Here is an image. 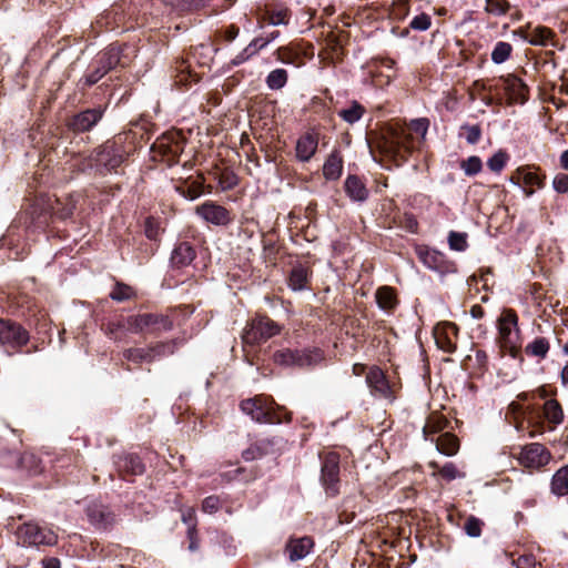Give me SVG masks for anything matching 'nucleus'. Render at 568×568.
Wrapping results in <instances>:
<instances>
[{
    "label": "nucleus",
    "instance_id": "obj_59",
    "mask_svg": "<svg viewBox=\"0 0 568 568\" xmlns=\"http://www.w3.org/2000/svg\"><path fill=\"white\" fill-rule=\"evenodd\" d=\"M481 128L479 124L465 123L460 126V136H464L467 143L474 145L477 144L481 139Z\"/></svg>",
    "mask_w": 568,
    "mask_h": 568
},
{
    "label": "nucleus",
    "instance_id": "obj_46",
    "mask_svg": "<svg viewBox=\"0 0 568 568\" xmlns=\"http://www.w3.org/2000/svg\"><path fill=\"white\" fill-rule=\"evenodd\" d=\"M428 466L429 468L434 469V475H438L447 481L465 477V473L459 471L456 465L452 462H448L443 466H440L437 462H429Z\"/></svg>",
    "mask_w": 568,
    "mask_h": 568
},
{
    "label": "nucleus",
    "instance_id": "obj_24",
    "mask_svg": "<svg viewBox=\"0 0 568 568\" xmlns=\"http://www.w3.org/2000/svg\"><path fill=\"white\" fill-rule=\"evenodd\" d=\"M195 211L199 216L214 225H227L233 220L231 212L226 207L213 201H205Z\"/></svg>",
    "mask_w": 568,
    "mask_h": 568
},
{
    "label": "nucleus",
    "instance_id": "obj_23",
    "mask_svg": "<svg viewBox=\"0 0 568 568\" xmlns=\"http://www.w3.org/2000/svg\"><path fill=\"white\" fill-rule=\"evenodd\" d=\"M174 190L187 200H195L203 193L212 192L211 185H205V178L202 173L196 176H189L186 179H179L174 183Z\"/></svg>",
    "mask_w": 568,
    "mask_h": 568
},
{
    "label": "nucleus",
    "instance_id": "obj_52",
    "mask_svg": "<svg viewBox=\"0 0 568 568\" xmlns=\"http://www.w3.org/2000/svg\"><path fill=\"white\" fill-rule=\"evenodd\" d=\"M485 12L494 17L507 16L513 4L508 0H485Z\"/></svg>",
    "mask_w": 568,
    "mask_h": 568
},
{
    "label": "nucleus",
    "instance_id": "obj_31",
    "mask_svg": "<svg viewBox=\"0 0 568 568\" xmlns=\"http://www.w3.org/2000/svg\"><path fill=\"white\" fill-rule=\"evenodd\" d=\"M291 16V9L284 3H274L266 6L265 11L261 17V21L273 26H286L290 23Z\"/></svg>",
    "mask_w": 568,
    "mask_h": 568
},
{
    "label": "nucleus",
    "instance_id": "obj_7",
    "mask_svg": "<svg viewBox=\"0 0 568 568\" xmlns=\"http://www.w3.org/2000/svg\"><path fill=\"white\" fill-rule=\"evenodd\" d=\"M136 23L133 0H122L112 4L95 20L98 31L129 30Z\"/></svg>",
    "mask_w": 568,
    "mask_h": 568
},
{
    "label": "nucleus",
    "instance_id": "obj_56",
    "mask_svg": "<svg viewBox=\"0 0 568 568\" xmlns=\"http://www.w3.org/2000/svg\"><path fill=\"white\" fill-rule=\"evenodd\" d=\"M163 229L161 227V223L159 219L154 216H148L144 221V234L145 236L153 242H159L161 233Z\"/></svg>",
    "mask_w": 568,
    "mask_h": 568
},
{
    "label": "nucleus",
    "instance_id": "obj_60",
    "mask_svg": "<svg viewBox=\"0 0 568 568\" xmlns=\"http://www.w3.org/2000/svg\"><path fill=\"white\" fill-rule=\"evenodd\" d=\"M217 182L223 191H230L237 186L240 180L232 170L225 169L219 174Z\"/></svg>",
    "mask_w": 568,
    "mask_h": 568
},
{
    "label": "nucleus",
    "instance_id": "obj_10",
    "mask_svg": "<svg viewBox=\"0 0 568 568\" xmlns=\"http://www.w3.org/2000/svg\"><path fill=\"white\" fill-rule=\"evenodd\" d=\"M128 332L160 335L173 328V321L163 313H140L126 317Z\"/></svg>",
    "mask_w": 568,
    "mask_h": 568
},
{
    "label": "nucleus",
    "instance_id": "obj_9",
    "mask_svg": "<svg viewBox=\"0 0 568 568\" xmlns=\"http://www.w3.org/2000/svg\"><path fill=\"white\" fill-rule=\"evenodd\" d=\"M185 139L181 131L172 130L159 136L151 146L155 161H161L172 166L179 162L184 150Z\"/></svg>",
    "mask_w": 568,
    "mask_h": 568
},
{
    "label": "nucleus",
    "instance_id": "obj_34",
    "mask_svg": "<svg viewBox=\"0 0 568 568\" xmlns=\"http://www.w3.org/2000/svg\"><path fill=\"white\" fill-rule=\"evenodd\" d=\"M525 40L531 45L540 47H555L558 48L559 43L556 33L548 27L537 26L525 37Z\"/></svg>",
    "mask_w": 568,
    "mask_h": 568
},
{
    "label": "nucleus",
    "instance_id": "obj_22",
    "mask_svg": "<svg viewBox=\"0 0 568 568\" xmlns=\"http://www.w3.org/2000/svg\"><path fill=\"white\" fill-rule=\"evenodd\" d=\"M366 383L375 396L395 399L394 385L390 384L381 367L374 365L368 369L366 373Z\"/></svg>",
    "mask_w": 568,
    "mask_h": 568
},
{
    "label": "nucleus",
    "instance_id": "obj_32",
    "mask_svg": "<svg viewBox=\"0 0 568 568\" xmlns=\"http://www.w3.org/2000/svg\"><path fill=\"white\" fill-rule=\"evenodd\" d=\"M318 146V136L313 133H305L301 135L296 142L295 152L296 158L301 162H308L316 153Z\"/></svg>",
    "mask_w": 568,
    "mask_h": 568
},
{
    "label": "nucleus",
    "instance_id": "obj_45",
    "mask_svg": "<svg viewBox=\"0 0 568 568\" xmlns=\"http://www.w3.org/2000/svg\"><path fill=\"white\" fill-rule=\"evenodd\" d=\"M550 349V342L548 338L538 336L535 337L531 342H529L525 346V354L529 357H535L538 359H545Z\"/></svg>",
    "mask_w": 568,
    "mask_h": 568
},
{
    "label": "nucleus",
    "instance_id": "obj_35",
    "mask_svg": "<svg viewBox=\"0 0 568 568\" xmlns=\"http://www.w3.org/2000/svg\"><path fill=\"white\" fill-rule=\"evenodd\" d=\"M375 300L381 310L393 313L399 304L396 288L388 285L379 286L375 292Z\"/></svg>",
    "mask_w": 568,
    "mask_h": 568
},
{
    "label": "nucleus",
    "instance_id": "obj_51",
    "mask_svg": "<svg viewBox=\"0 0 568 568\" xmlns=\"http://www.w3.org/2000/svg\"><path fill=\"white\" fill-rule=\"evenodd\" d=\"M109 296L112 301L121 303L135 298L136 292L132 286L116 281Z\"/></svg>",
    "mask_w": 568,
    "mask_h": 568
},
{
    "label": "nucleus",
    "instance_id": "obj_11",
    "mask_svg": "<svg viewBox=\"0 0 568 568\" xmlns=\"http://www.w3.org/2000/svg\"><path fill=\"white\" fill-rule=\"evenodd\" d=\"M320 483L327 497L334 498L341 494V455L337 452L320 453Z\"/></svg>",
    "mask_w": 568,
    "mask_h": 568
},
{
    "label": "nucleus",
    "instance_id": "obj_29",
    "mask_svg": "<svg viewBox=\"0 0 568 568\" xmlns=\"http://www.w3.org/2000/svg\"><path fill=\"white\" fill-rule=\"evenodd\" d=\"M344 191L353 202L363 203L369 197L365 179L357 174H348L344 181Z\"/></svg>",
    "mask_w": 568,
    "mask_h": 568
},
{
    "label": "nucleus",
    "instance_id": "obj_48",
    "mask_svg": "<svg viewBox=\"0 0 568 568\" xmlns=\"http://www.w3.org/2000/svg\"><path fill=\"white\" fill-rule=\"evenodd\" d=\"M308 110L316 114L321 120L331 123L333 122V111L326 100L321 97H313L311 99Z\"/></svg>",
    "mask_w": 568,
    "mask_h": 568
},
{
    "label": "nucleus",
    "instance_id": "obj_33",
    "mask_svg": "<svg viewBox=\"0 0 568 568\" xmlns=\"http://www.w3.org/2000/svg\"><path fill=\"white\" fill-rule=\"evenodd\" d=\"M450 428L449 419L439 412H432L423 427V435L426 440H434V435L445 433L444 430Z\"/></svg>",
    "mask_w": 568,
    "mask_h": 568
},
{
    "label": "nucleus",
    "instance_id": "obj_4",
    "mask_svg": "<svg viewBox=\"0 0 568 568\" xmlns=\"http://www.w3.org/2000/svg\"><path fill=\"white\" fill-rule=\"evenodd\" d=\"M109 101L68 113L62 122L61 133L68 139L81 136V141L90 140L89 133L103 120Z\"/></svg>",
    "mask_w": 568,
    "mask_h": 568
},
{
    "label": "nucleus",
    "instance_id": "obj_57",
    "mask_svg": "<svg viewBox=\"0 0 568 568\" xmlns=\"http://www.w3.org/2000/svg\"><path fill=\"white\" fill-rule=\"evenodd\" d=\"M510 155L505 150H499L487 161V166L495 173H500L507 165Z\"/></svg>",
    "mask_w": 568,
    "mask_h": 568
},
{
    "label": "nucleus",
    "instance_id": "obj_20",
    "mask_svg": "<svg viewBox=\"0 0 568 568\" xmlns=\"http://www.w3.org/2000/svg\"><path fill=\"white\" fill-rule=\"evenodd\" d=\"M73 205L63 204L59 200H55L54 205L50 206V211L44 210L37 215L34 223L38 226L43 225L48 229L49 234H53L55 229L53 224L57 221H65L67 219H70L73 215Z\"/></svg>",
    "mask_w": 568,
    "mask_h": 568
},
{
    "label": "nucleus",
    "instance_id": "obj_49",
    "mask_svg": "<svg viewBox=\"0 0 568 568\" xmlns=\"http://www.w3.org/2000/svg\"><path fill=\"white\" fill-rule=\"evenodd\" d=\"M148 347H130L122 352V358L133 364L140 365L142 363H152Z\"/></svg>",
    "mask_w": 568,
    "mask_h": 568
},
{
    "label": "nucleus",
    "instance_id": "obj_28",
    "mask_svg": "<svg viewBox=\"0 0 568 568\" xmlns=\"http://www.w3.org/2000/svg\"><path fill=\"white\" fill-rule=\"evenodd\" d=\"M457 334L458 328L454 323H445L443 326H437L434 331L436 345L446 353H454L456 351Z\"/></svg>",
    "mask_w": 568,
    "mask_h": 568
},
{
    "label": "nucleus",
    "instance_id": "obj_17",
    "mask_svg": "<svg viewBox=\"0 0 568 568\" xmlns=\"http://www.w3.org/2000/svg\"><path fill=\"white\" fill-rule=\"evenodd\" d=\"M496 87L505 92L508 104H524L529 100V87L516 74L501 75Z\"/></svg>",
    "mask_w": 568,
    "mask_h": 568
},
{
    "label": "nucleus",
    "instance_id": "obj_63",
    "mask_svg": "<svg viewBox=\"0 0 568 568\" xmlns=\"http://www.w3.org/2000/svg\"><path fill=\"white\" fill-rule=\"evenodd\" d=\"M369 79L371 83L375 88H384L392 82L390 74H384L379 69L369 67Z\"/></svg>",
    "mask_w": 568,
    "mask_h": 568
},
{
    "label": "nucleus",
    "instance_id": "obj_3",
    "mask_svg": "<svg viewBox=\"0 0 568 568\" xmlns=\"http://www.w3.org/2000/svg\"><path fill=\"white\" fill-rule=\"evenodd\" d=\"M213 49L207 44L192 47L183 55L176 58L171 65V78L174 87L187 91L199 83L213 62Z\"/></svg>",
    "mask_w": 568,
    "mask_h": 568
},
{
    "label": "nucleus",
    "instance_id": "obj_55",
    "mask_svg": "<svg viewBox=\"0 0 568 568\" xmlns=\"http://www.w3.org/2000/svg\"><path fill=\"white\" fill-rule=\"evenodd\" d=\"M102 329L111 338H118L120 332L128 331L126 317L120 316L116 320H111L102 324Z\"/></svg>",
    "mask_w": 568,
    "mask_h": 568
},
{
    "label": "nucleus",
    "instance_id": "obj_38",
    "mask_svg": "<svg viewBox=\"0 0 568 568\" xmlns=\"http://www.w3.org/2000/svg\"><path fill=\"white\" fill-rule=\"evenodd\" d=\"M274 54L278 61L285 64L300 67L304 63L302 49L294 42L277 48Z\"/></svg>",
    "mask_w": 568,
    "mask_h": 568
},
{
    "label": "nucleus",
    "instance_id": "obj_39",
    "mask_svg": "<svg viewBox=\"0 0 568 568\" xmlns=\"http://www.w3.org/2000/svg\"><path fill=\"white\" fill-rule=\"evenodd\" d=\"M436 449L446 456H455L460 448L459 438L452 432H445L439 434L434 440Z\"/></svg>",
    "mask_w": 568,
    "mask_h": 568
},
{
    "label": "nucleus",
    "instance_id": "obj_43",
    "mask_svg": "<svg viewBox=\"0 0 568 568\" xmlns=\"http://www.w3.org/2000/svg\"><path fill=\"white\" fill-rule=\"evenodd\" d=\"M357 511H362V507L356 496H347L343 499L338 511V520L341 524L352 523Z\"/></svg>",
    "mask_w": 568,
    "mask_h": 568
},
{
    "label": "nucleus",
    "instance_id": "obj_54",
    "mask_svg": "<svg viewBox=\"0 0 568 568\" xmlns=\"http://www.w3.org/2000/svg\"><path fill=\"white\" fill-rule=\"evenodd\" d=\"M511 52L513 45L509 42L498 41L491 51V60L496 64L504 63L510 58Z\"/></svg>",
    "mask_w": 568,
    "mask_h": 568
},
{
    "label": "nucleus",
    "instance_id": "obj_8",
    "mask_svg": "<svg viewBox=\"0 0 568 568\" xmlns=\"http://www.w3.org/2000/svg\"><path fill=\"white\" fill-rule=\"evenodd\" d=\"M529 410V424L532 430L529 433L530 437L537 434H542L546 430H552L555 427L562 423L564 410L561 405L556 399H547L542 409H536L532 406L527 407Z\"/></svg>",
    "mask_w": 568,
    "mask_h": 568
},
{
    "label": "nucleus",
    "instance_id": "obj_47",
    "mask_svg": "<svg viewBox=\"0 0 568 568\" xmlns=\"http://www.w3.org/2000/svg\"><path fill=\"white\" fill-rule=\"evenodd\" d=\"M366 109L358 101L352 100L347 108L337 112L338 116L348 124L358 122L365 114Z\"/></svg>",
    "mask_w": 568,
    "mask_h": 568
},
{
    "label": "nucleus",
    "instance_id": "obj_61",
    "mask_svg": "<svg viewBox=\"0 0 568 568\" xmlns=\"http://www.w3.org/2000/svg\"><path fill=\"white\" fill-rule=\"evenodd\" d=\"M239 33L240 28L236 24L222 27L216 30L215 40L217 42L231 43L237 38Z\"/></svg>",
    "mask_w": 568,
    "mask_h": 568
},
{
    "label": "nucleus",
    "instance_id": "obj_64",
    "mask_svg": "<svg viewBox=\"0 0 568 568\" xmlns=\"http://www.w3.org/2000/svg\"><path fill=\"white\" fill-rule=\"evenodd\" d=\"M460 166L466 175L473 176L481 171L483 163L479 156L471 155L468 159L464 160Z\"/></svg>",
    "mask_w": 568,
    "mask_h": 568
},
{
    "label": "nucleus",
    "instance_id": "obj_13",
    "mask_svg": "<svg viewBox=\"0 0 568 568\" xmlns=\"http://www.w3.org/2000/svg\"><path fill=\"white\" fill-rule=\"evenodd\" d=\"M282 326L265 314H256L246 324L243 341L248 345H258L281 333Z\"/></svg>",
    "mask_w": 568,
    "mask_h": 568
},
{
    "label": "nucleus",
    "instance_id": "obj_62",
    "mask_svg": "<svg viewBox=\"0 0 568 568\" xmlns=\"http://www.w3.org/2000/svg\"><path fill=\"white\" fill-rule=\"evenodd\" d=\"M554 394H555L554 389H549L547 385H542L532 392L520 393L518 395V398L524 402L536 400L537 398L547 399L548 397L552 396Z\"/></svg>",
    "mask_w": 568,
    "mask_h": 568
},
{
    "label": "nucleus",
    "instance_id": "obj_15",
    "mask_svg": "<svg viewBox=\"0 0 568 568\" xmlns=\"http://www.w3.org/2000/svg\"><path fill=\"white\" fill-rule=\"evenodd\" d=\"M415 254L419 262L439 275L455 274L458 271L455 261L450 260L446 254L427 245H416Z\"/></svg>",
    "mask_w": 568,
    "mask_h": 568
},
{
    "label": "nucleus",
    "instance_id": "obj_14",
    "mask_svg": "<svg viewBox=\"0 0 568 568\" xmlns=\"http://www.w3.org/2000/svg\"><path fill=\"white\" fill-rule=\"evenodd\" d=\"M16 536L18 544L26 547L53 546L58 541V536L53 530L34 521L20 525L16 530Z\"/></svg>",
    "mask_w": 568,
    "mask_h": 568
},
{
    "label": "nucleus",
    "instance_id": "obj_18",
    "mask_svg": "<svg viewBox=\"0 0 568 568\" xmlns=\"http://www.w3.org/2000/svg\"><path fill=\"white\" fill-rule=\"evenodd\" d=\"M128 48L126 44L114 42L100 51L93 59L97 60L98 65H101L109 73L118 68L129 65L130 59L124 53Z\"/></svg>",
    "mask_w": 568,
    "mask_h": 568
},
{
    "label": "nucleus",
    "instance_id": "obj_50",
    "mask_svg": "<svg viewBox=\"0 0 568 568\" xmlns=\"http://www.w3.org/2000/svg\"><path fill=\"white\" fill-rule=\"evenodd\" d=\"M551 491L558 496L568 494V465L561 467L554 474L551 479Z\"/></svg>",
    "mask_w": 568,
    "mask_h": 568
},
{
    "label": "nucleus",
    "instance_id": "obj_1",
    "mask_svg": "<svg viewBox=\"0 0 568 568\" xmlns=\"http://www.w3.org/2000/svg\"><path fill=\"white\" fill-rule=\"evenodd\" d=\"M428 128L429 120L426 118L412 120L407 128H388L369 144L374 160L388 170L402 166L419 148Z\"/></svg>",
    "mask_w": 568,
    "mask_h": 568
},
{
    "label": "nucleus",
    "instance_id": "obj_30",
    "mask_svg": "<svg viewBox=\"0 0 568 568\" xmlns=\"http://www.w3.org/2000/svg\"><path fill=\"white\" fill-rule=\"evenodd\" d=\"M313 547L314 540L310 536L291 537L285 545V551L291 561H297L305 558Z\"/></svg>",
    "mask_w": 568,
    "mask_h": 568
},
{
    "label": "nucleus",
    "instance_id": "obj_16",
    "mask_svg": "<svg viewBox=\"0 0 568 568\" xmlns=\"http://www.w3.org/2000/svg\"><path fill=\"white\" fill-rule=\"evenodd\" d=\"M510 182L524 186L526 196H531L535 189H542L546 183L545 172L535 164H526L517 168L510 175Z\"/></svg>",
    "mask_w": 568,
    "mask_h": 568
},
{
    "label": "nucleus",
    "instance_id": "obj_44",
    "mask_svg": "<svg viewBox=\"0 0 568 568\" xmlns=\"http://www.w3.org/2000/svg\"><path fill=\"white\" fill-rule=\"evenodd\" d=\"M181 341L179 338H173L165 342H158L149 345L150 355L152 356V362L155 359H160L165 356L173 355L178 347L180 346Z\"/></svg>",
    "mask_w": 568,
    "mask_h": 568
},
{
    "label": "nucleus",
    "instance_id": "obj_36",
    "mask_svg": "<svg viewBox=\"0 0 568 568\" xmlns=\"http://www.w3.org/2000/svg\"><path fill=\"white\" fill-rule=\"evenodd\" d=\"M519 328L514 335L497 337L500 355H509L514 359L524 362L521 345L519 343Z\"/></svg>",
    "mask_w": 568,
    "mask_h": 568
},
{
    "label": "nucleus",
    "instance_id": "obj_37",
    "mask_svg": "<svg viewBox=\"0 0 568 568\" xmlns=\"http://www.w3.org/2000/svg\"><path fill=\"white\" fill-rule=\"evenodd\" d=\"M108 72L97 64V60L92 59L88 65L84 74L79 79L77 88L79 91L84 92L88 88L97 84Z\"/></svg>",
    "mask_w": 568,
    "mask_h": 568
},
{
    "label": "nucleus",
    "instance_id": "obj_2",
    "mask_svg": "<svg viewBox=\"0 0 568 568\" xmlns=\"http://www.w3.org/2000/svg\"><path fill=\"white\" fill-rule=\"evenodd\" d=\"M150 138L146 123H134L129 130L113 135L97 146L90 158L92 165L102 175L119 173V169Z\"/></svg>",
    "mask_w": 568,
    "mask_h": 568
},
{
    "label": "nucleus",
    "instance_id": "obj_42",
    "mask_svg": "<svg viewBox=\"0 0 568 568\" xmlns=\"http://www.w3.org/2000/svg\"><path fill=\"white\" fill-rule=\"evenodd\" d=\"M343 172V156L338 150H334L327 156L323 165V175L327 181H336Z\"/></svg>",
    "mask_w": 568,
    "mask_h": 568
},
{
    "label": "nucleus",
    "instance_id": "obj_53",
    "mask_svg": "<svg viewBox=\"0 0 568 568\" xmlns=\"http://www.w3.org/2000/svg\"><path fill=\"white\" fill-rule=\"evenodd\" d=\"M288 74L285 69H275L271 71L266 79L265 83L271 90H280L284 88L287 83Z\"/></svg>",
    "mask_w": 568,
    "mask_h": 568
},
{
    "label": "nucleus",
    "instance_id": "obj_19",
    "mask_svg": "<svg viewBox=\"0 0 568 568\" xmlns=\"http://www.w3.org/2000/svg\"><path fill=\"white\" fill-rule=\"evenodd\" d=\"M550 458L551 454L544 445L531 443L521 447L518 462L525 468L540 469L549 463Z\"/></svg>",
    "mask_w": 568,
    "mask_h": 568
},
{
    "label": "nucleus",
    "instance_id": "obj_26",
    "mask_svg": "<svg viewBox=\"0 0 568 568\" xmlns=\"http://www.w3.org/2000/svg\"><path fill=\"white\" fill-rule=\"evenodd\" d=\"M278 442L277 437L257 438L242 452V458L245 462H253L266 455L274 454Z\"/></svg>",
    "mask_w": 568,
    "mask_h": 568
},
{
    "label": "nucleus",
    "instance_id": "obj_21",
    "mask_svg": "<svg viewBox=\"0 0 568 568\" xmlns=\"http://www.w3.org/2000/svg\"><path fill=\"white\" fill-rule=\"evenodd\" d=\"M113 464L119 476L124 480L142 475L145 466L141 457L133 453H121L113 455Z\"/></svg>",
    "mask_w": 568,
    "mask_h": 568
},
{
    "label": "nucleus",
    "instance_id": "obj_12",
    "mask_svg": "<svg viewBox=\"0 0 568 568\" xmlns=\"http://www.w3.org/2000/svg\"><path fill=\"white\" fill-rule=\"evenodd\" d=\"M323 359V352L317 348L292 349L282 348L273 354L276 365L284 367L305 368L318 364Z\"/></svg>",
    "mask_w": 568,
    "mask_h": 568
},
{
    "label": "nucleus",
    "instance_id": "obj_58",
    "mask_svg": "<svg viewBox=\"0 0 568 568\" xmlns=\"http://www.w3.org/2000/svg\"><path fill=\"white\" fill-rule=\"evenodd\" d=\"M467 237L466 233L450 231L447 237L449 248L457 252H465L468 248Z\"/></svg>",
    "mask_w": 568,
    "mask_h": 568
},
{
    "label": "nucleus",
    "instance_id": "obj_25",
    "mask_svg": "<svg viewBox=\"0 0 568 568\" xmlns=\"http://www.w3.org/2000/svg\"><path fill=\"white\" fill-rule=\"evenodd\" d=\"M85 514L89 521L98 529L108 530L113 527L115 523V514L110 507L99 504L91 503L87 506Z\"/></svg>",
    "mask_w": 568,
    "mask_h": 568
},
{
    "label": "nucleus",
    "instance_id": "obj_40",
    "mask_svg": "<svg viewBox=\"0 0 568 568\" xmlns=\"http://www.w3.org/2000/svg\"><path fill=\"white\" fill-rule=\"evenodd\" d=\"M312 270L298 263L294 265L288 274L287 284L293 291H302L307 287Z\"/></svg>",
    "mask_w": 568,
    "mask_h": 568
},
{
    "label": "nucleus",
    "instance_id": "obj_27",
    "mask_svg": "<svg viewBox=\"0 0 568 568\" xmlns=\"http://www.w3.org/2000/svg\"><path fill=\"white\" fill-rule=\"evenodd\" d=\"M196 251L192 243L187 241L178 242L171 253L170 263L173 268L182 270L195 260Z\"/></svg>",
    "mask_w": 568,
    "mask_h": 568
},
{
    "label": "nucleus",
    "instance_id": "obj_5",
    "mask_svg": "<svg viewBox=\"0 0 568 568\" xmlns=\"http://www.w3.org/2000/svg\"><path fill=\"white\" fill-rule=\"evenodd\" d=\"M240 409L258 424L290 423L292 419L291 412L265 394L241 400Z\"/></svg>",
    "mask_w": 568,
    "mask_h": 568
},
{
    "label": "nucleus",
    "instance_id": "obj_41",
    "mask_svg": "<svg viewBox=\"0 0 568 568\" xmlns=\"http://www.w3.org/2000/svg\"><path fill=\"white\" fill-rule=\"evenodd\" d=\"M518 315L513 308H504L497 321L498 337L514 335L518 328Z\"/></svg>",
    "mask_w": 568,
    "mask_h": 568
},
{
    "label": "nucleus",
    "instance_id": "obj_6",
    "mask_svg": "<svg viewBox=\"0 0 568 568\" xmlns=\"http://www.w3.org/2000/svg\"><path fill=\"white\" fill-rule=\"evenodd\" d=\"M0 347L9 355L33 354L40 348L31 339L30 332L10 318H0Z\"/></svg>",
    "mask_w": 568,
    "mask_h": 568
}]
</instances>
